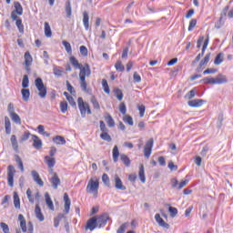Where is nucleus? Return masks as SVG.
Listing matches in <instances>:
<instances>
[{"label": "nucleus", "mask_w": 233, "mask_h": 233, "mask_svg": "<svg viewBox=\"0 0 233 233\" xmlns=\"http://www.w3.org/2000/svg\"><path fill=\"white\" fill-rule=\"evenodd\" d=\"M69 61L75 68H79L80 70L78 76L81 89L83 90V92H88V83H86V77H90V76H92L90 65L85 64L83 66L79 64V61L77 60V58H76V56H70Z\"/></svg>", "instance_id": "f257e3e1"}, {"label": "nucleus", "mask_w": 233, "mask_h": 233, "mask_svg": "<svg viewBox=\"0 0 233 233\" xmlns=\"http://www.w3.org/2000/svg\"><path fill=\"white\" fill-rule=\"evenodd\" d=\"M87 194H93L95 198H97L99 194V178L91 177L86 187Z\"/></svg>", "instance_id": "f03ea898"}, {"label": "nucleus", "mask_w": 233, "mask_h": 233, "mask_svg": "<svg viewBox=\"0 0 233 233\" xmlns=\"http://www.w3.org/2000/svg\"><path fill=\"white\" fill-rule=\"evenodd\" d=\"M78 110L80 111L82 117H86V114H92V109L90 108V104L85 102L83 97L77 98Z\"/></svg>", "instance_id": "7ed1b4c3"}, {"label": "nucleus", "mask_w": 233, "mask_h": 233, "mask_svg": "<svg viewBox=\"0 0 233 233\" xmlns=\"http://www.w3.org/2000/svg\"><path fill=\"white\" fill-rule=\"evenodd\" d=\"M18 221L20 222V228L24 233H34V224L32 222L27 223L26 227V218L23 214L18 215Z\"/></svg>", "instance_id": "20e7f679"}, {"label": "nucleus", "mask_w": 233, "mask_h": 233, "mask_svg": "<svg viewBox=\"0 0 233 233\" xmlns=\"http://www.w3.org/2000/svg\"><path fill=\"white\" fill-rule=\"evenodd\" d=\"M35 86L38 90V96L42 99H45L46 97V86H45V83H43V79L41 77H38L35 80Z\"/></svg>", "instance_id": "39448f33"}, {"label": "nucleus", "mask_w": 233, "mask_h": 233, "mask_svg": "<svg viewBox=\"0 0 233 233\" xmlns=\"http://www.w3.org/2000/svg\"><path fill=\"white\" fill-rule=\"evenodd\" d=\"M100 125V131L102 132L100 134V137L103 139V141H107V143H110L112 141V137L110 134H108V127H106V124L103 120L99 121Z\"/></svg>", "instance_id": "423d86ee"}, {"label": "nucleus", "mask_w": 233, "mask_h": 233, "mask_svg": "<svg viewBox=\"0 0 233 233\" xmlns=\"http://www.w3.org/2000/svg\"><path fill=\"white\" fill-rule=\"evenodd\" d=\"M15 176V167L9 165L7 167V185L8 187H14V177Z\"/></svg>", "instance_id": "0eeeda50"}, {"label": "nucleus", "mask_w": 233, "mask_h": 233, "mask_svg": "<svg viewBox=\"0 0 233 233\" xmlns=\"http://www.w3.org/2000/svg\"><path fill=\"white\" fill-rule=\"evenodd\" d=\"M15 10L11 12V19L15 20L17 19V15H23V5H21V3L15 2L14 3Z\"/></svg>", "instance_id": "6e6552de"}, {"label": "nucleus", "mask_w": 233, "mask_h": 233, "mask_svg": "<svg viewBox=\"0 0 233 233\" xmlns=\"http://www.w3.org/2000/svg\"><path fill=\"white\" fill-rule=\"evenodd\" d=\"M152 148H154V138H149L144 147V156L148 159L152 155Z\"/></svg>", "instance_id": "1a4fd4ad"}, {"label": "nucleus", "mask_w": 233, "mask_h": 233, "mask_svg": "<svg viewBox=\"0 0 233 233\" xmlns=\"http://www.w3.org/2000/svg\"><path fill=\"white\" fill-rule=\"evenodd\" d=\"M97 227V217H93L86 221V230H90V232H92L93 230H96Z\"/></svg>", "instance_id": "9d476101"}, {"label": "nucleus", "mask_w": 233, "mask_h": 233, "mask_svg": "<svg viewBox=\"0 0 233 233\" xmlns=\"http://www.w3.org/2000/svg\"><path fill=\"white\" fill-rule=\"evenodd\" d=\"M25 59V66L26 72H30V66H32V63H34V58L32 57V55H30V52L26 51L24 55Z\"/></svg>", "instance_id": "9b49d317"}, {"label": "nucleus", "mask_w": 233, "mask_h": 233, "mask_svg": "<svg viewBox=\"0 0 233 233\" xmlns=\"http://www.w3.org/2000/svg\"><path fill=\"white\" fill-rule=\"evenodd\" d=\"M26 196L29 203H34V201H39V198H41V193H39V191H36L35 194H33L32 189L28 188L26 190Z\"/></svg>", "instance_id": "f8f14e48"}, {"label": "nucleus", "mask_w": 233, "mask_h": 233, "mask_svg": "<svg viewBox=\"0 0 233 233\" xmlns=\"http://www.w3.org/2000/svg\"><path fill=\"white\" fill-rule=\"evenodd\" d=\"M114 185L116 190H127V186L123 184V180H121L119 175L114 176Z\"/></svg>", "instance_id": "ddd939ff"}, {"label": "nucleus", "mask_w": 233, "mask_h": 233, "mask_svg": "<svg viewBox=\"0 0 233 233\" xmlns=\"http://www.w3.org/2000/svg\"><path fill=\"white\" fill-rule=\"evenodd\" d=\"M72 205V201L70 200V197L68 193L64 194V214H70V207Z\"/></svg>", "instance_id": "4468645a"}, {"label": "nucleus", "mask_w": 233, "mask_h": 233, "mask_svg": "<svg viewBox=\"0 0 233 233\" xmlns=\"http://www.w3.org/2000/svg\"><path fill=\"white\" fill-rule=\"evenodd\" d=\"M31 176L36 185H38L39 187H45V182H43V179H41V177L39 176V173L37 171L33 170L31 172Z\"/></svg>", "instance_id": "2eb2a0df"}, {"label": "nucleus", "mask_w": 233, "mask_h": 233, "mask_svg": "<svg viewBox=\"0 0 233 233\" xmlns=\"http://www.w3.org/2000/svg\"><path fill=\"white\" fill-rule=\"evenodd\" d=\"M53 188L57 189L59 185H61V178L57 176V173H54L53 177L49 179Z\"/></svg>", "instance_id": "dca6fc26"}, {"label": "nucleus", "mask_w": 233, "mask_h": 233, "mask_svg": "<svg viewBox=\"0 0 233 233\" xmlns=\"http://www.w3.org/2000/svg\"><path fill=\"white\" fill-rule=\"evenodd\" d=\"M206 101L203 99H194L187 102L188 106H191L192 108H199V106H203V104H205Z\"/></svg>", "instance_id": "f3484780"}, {"label": "nucleus", "mask_w": 233, "mask_h": 233, "mask_svg": "<svg viewBox=\"0 0 233 233\" xmlns=\"http://www.w3.org/2000/svg\"><path fill=\"white\" fill-rule=\"evenodd\" d=\"M33 147L39 150V148H43V141L37 137V135H32Z\"/></svg>", "instance_id": "a211bd4d"}, {"label": "nucleus", "mask_w": 233, "mask_h": 233, "mask_svg": "<svg viewBox=\"0 0 233 233\" xmlns=\"http://www.w3.org/2000/svg\"><path fill=\"white\" fill-rule=\"evenodd\" d=\"M106 221H108V217L106 215H100L96 217V223L98 228H101V227H105L106 225Z\"/></svg>", "instance_id": "6ab92c4d"}, {"label": "nucleus", "mask_w": 233, "mask_h": 233, "mask_svg": "<svg viewBox=\"0 0 233 233\" xmlns=\"http://www.w3.org/2000/svg\"><path fill=\"white\" fill-rule=\"evenodd\" d=\"M155 219L157 223H158L159 227H162V228H170V225L168 223L165 222V220L161 218V215L156 214Z\"/></svg>", "instance_id": "aec40b11"}, {"label": "nucleus", "mask_w": 233, "mask_h": 233, "mask_svg": "<svg viewBox=\"0 0 233 233\" xmlns=\"http://www.w3.org/2000/svg\"><path fill=\"white\" fill-rule=\"evenodd\" d=\"M104 117L109 128H114V127H116V121L112 117V115H110L109 113H106Z\"/></svg>", "instance_id": "412c9836"}, {"label": "nucleus", "mask_w": 233, "mask_h": 233, "mask_svg": "<svg viewBox=\"0 0 233 233\" xmlns=\"http://www.w3.org/2000/svg\"><path fill=\"white\" fill-rule=\"evenodd\" d=\"M35 218L38 219V221H45V215H43V212L41 211V207H39V204L35 205Z\"/></svg>", "instance_id": "4be33fe9"}, {"label": "nucleus", "mask_w": 233, "mask_h": 233, "mask_svg": "<svg viewBox=\"0 0 233 233\" xmlns=\"http://www.w3.org/2000/svg\"><path fill=\"white\" fill-rule=\"evenodd\" d=\"M45 163L47 165L48 168H51V171L53 170L52 168L56 167V158L46 156L44 158Z\"/></svg>", "instance_id": "5701e85b"}, {"label": "nucleus", "mask_w": 233, "mask_h": 233, "mask_svg": "<svg viewBox=\"0 0 233 233\" xmlns=\"http://www.w3.org/2000/svg\"><path fill=\"white\" fill-rule=\"evenodd\" d=\"M5 134L10 136V134H12V122H10V118L8 116H5Z\"/></svg>", "instance_id": "b1692460"}, {"label": "nucleus", "mask_w": 233, "mask_h": 233, "mask_svg": "<svg viewBox=\"0 0 233 233\" xmlns=\"http://www.w3.org/2000/svg\"><path fill=\"white\" fill-rule=\"evenodd\" d=\"M138 177L141 183H146L147 177H145V166L143 164H140L139 166Z\"/></svg>", "instance_id": "393cba45"}, {"label": "nucleus", "mask_w": 233, "mask_h": 233, "mask_svg": "<svg viewBox=\"0 0 233 233\" xmlns=\"http://www.w3.org/2000/svg\"><path fill=\"white\" fill-rule=\"evenodd\" d=\"M89 21H90V16H88V12L84 11L83 12V24H84L86 30H88V28H90Z\"/></svg>", "instance_id": "a878e982"}, {"label": "nucleus", "mask_w": 233, "mask_h": 233, "mask_svg": "<svg viewBox=\"0 0 233 233\" xmlns=\"http://www.w3.org/2000/svg\"><path fill=\"white\" fill-rule=\"evenodd\" d=\"M227 76L223 75H219L218 76L214 78V85H224V83H228Z\"/></svg>", "instance_id": "bb28decb"}, {"label": "nucleus", "mask_w": 233, "mask_h": 233, "mask_svg": "<svg viewBox=\"0 0 233 233\" xmlns=\"http://www.w3.org/2000/svg\"><path fill=\"white\" fill-rule=\"evenodd\" d=\"M13 21H15V25L18 28V32H20V34H25V25H23V19L16 17V19Z\"/></svg>", "instance_id": "cd10ccee"}, {"label": "nucleus", "mask_w": 233, "mask_h": 233, "mask_svg": "<svg viewBox=\"0 0 233 233\" xmlns=\"http://www.w3.org/2000/svg\"><path fill=\"white\" fill-rule=\"evenodd\" d=\"M208 61H210V53L207 54L205 57L200 61L198 70H201V68L208 65Z\"/></svg>", "instance_id": "c85d7f7f"}, {"label": "nucleus", "mask_w": 233, "mask_h": 233, "mask_svg": "<svg viewBox=\"0 0 233 233\" xmlns=\"http://www.w3.org/2000/svg\"><path fill=\"white\" fill-rule=\"evenodd\" d=\"M46 198V204L48 207L49 210H55L54 202L52 201V198H50V195L48 193L45 194Z\"/></svg>", "instance_id": "c756f323"}, {"label": "nucleus", "mask_w": 233, "mask_h": 233, "mask_svg": "<svg viewBox=\"0 0 233 233\" xmlns=\"http://www.w3.org/2000/svg\"><path fill=\"white\" fill-rule=\"evenodd\" d=\"M90 103L93 105V108L95 110H101V105H99V101L96 97V96H92L90 98Z\"/></svg>", "instance_id": "7c9ffc66"}, {"label": "nucleus", "mask_w": 233, "mask_h": 233, "mask_svg": "<svg viewBox=\"0 0 233 233\" xmlns=\"http://www.w3.org/2000/svg\"><path fill=\"white\" fill-rule=\"evenodd\" d=\"M11 144L15 152H19V144L17 143V137L15 135L11 136Z\"/></svg>", "instance_id": "2f4dec72"}, {"label": "nucleus", "mask_w": 233, "mask_h": 233, "mask_svg": "<svg viewBox=\"0 0 233 233\" xmlns=\"http://www.w3.org/2000/svg\"><path fill=\"white\" fill-rule=\"evenodd\" d=\"M13 199L15 208H21V198H19V195L15 191L14 192Z\"/></svg>", "instance_id": "473e14b6"}, {"label": "nucleus", "mask_w": 233, "mask_h": 233, "mask_svg": "<svg viewBox=\"0 0 233 233\" xmlns=\"http://www.w3.org/2000/svg\"><path fill=\"white\" fill-rule=\"evenodd\" d=\"M56 145H66V140L62 136H56L53 138Z\"/></svg>", "instance_id": "72a5a7b5"}, {"label": "nucleus", "mask_w": 233, "mask_h": 233, "mask_svg": "<svg viewBox=\"0 0 233 233\" xmlns=\"http://www.w3.org/2000/svg\"><path fill=\"white\" fill-rule=\"evenodd\" d=\"M44 26L46 37H52V28L50 27V24L48 22H45Z\"/></svg>", "instance_id": "f704fd0d"}, {"label": "nucleus", "mask_w": 233, "mask_h": 233, "mask_svg": "<svg viewBox=\"0 0 233 233\" xmlns=\"http://www.w3.org/2000/svg\"><path fill=\"white\" fill-rule=\"evenodd\" d=\"M113 161L114 163H117V161H119V148L117 147V146H115L113 147Z\"/></svg>", "instance_id": "c9c22d12"}, {"label": "nucleus", "mask_w": 233, "mask_h": 233, "mask_svg": "<svg viewBox=\"0 0 233 233\" xmlns=\"http://www.w3.org/2000/svg\"><path fill=\"white\" fill-rule=\"evenodd\" d=\"M15 159L21 172H25V166L23 165V160L21 159V157H19V155H15Z\"/></svg>", "instance_id": "e433bc0d"}, {"label": "nucleus", "mask_w": 233, "mask_h": 233, "mask_svg": "<svg viewBox=\"0 0 233 233\" xmlns=\"http://www.w3.org/2000/svg\"><path fill=\"white\" fill-rule=\"evenodd\" d=\"M120 160L122 161V163H124L126 167H130V163H131L130 158L126 154L120 155Z\"/></svg>", "instance_id": "4c0bfd02"}, {"label": "nucleus", "mask_w": 233, "mask_h": 233, "mask_svg": "<svg viewBox=\"0 0 233 233\" xmlns=\"http://www.w3.org/2000/svg\"><path fill=\"white\" fill-rule=\"evenodd\" d=\"M115 68L116 72H125V66L123 65V62L121 60H117L115 63Z\"/></svg>", "instance_id": "58836bf2"}, {"label": "nucleus", "mask_w": 233, "mask_h": 233, "mask_svg": "<svg viewBox=\"0 0 233 233\" xmlns=\"http://www.w3.org/2000/svg\"><path fill=\"white\" fill-rule=\"evenodd\" d=\"M21 94L24 101H28V99H30V89L23 88Z\"/></svg>", "instance_id": "ea45409f"}, {"label": "nucleus", "mask_w": 233, "mask_h": 233, "mask_svg": "<svg viewBox=\"0 0 233 233\" xmlns=\"http://www.w3.org/2000/svg\"><path fill=\"white\" fill-rule=\"evenodd\" d=\"M66 13L67 17L72 16V5L70 4V0H67L66 2Z\"/></svg>", "instance_id": "a19ab883"}, {"label": "nucleus", "mask_w": 233, "mask_h": 233, "mask_svg": "<svg viewBox=\"0 0 233 233\" xmlns=\"http://www.w3.org/2000/svg\"><path fill=\"white\" fill-rule=\"evenodd\" d=\"M38 134H41L42 136H46V137H50V133L45 131V126L39 125L37 127Z\"/></svg>", "instance_id": "79ce46f5"}, {"label": "nucleus", "mask_w": 233, "mask_h": 233, "mask_svg": "<svg viewBox=\"0 0 233 233\" xmlns=\"http://www.w3.org/2000/svg\"><path fill=\"white\" fill-rule=\"evenodd\" d=\"M123 121L124 123H127V125H129V127H134V118H132L130 115H126L123 117Z\"/></svg>", "instance_id": "37998d69"}, {"label": "nucleus", "mask_w": 233, "mask_h": 233, "mask_svg": "<svg viewBox=\"0 0 233 233\" xmlns=\"http://www.w3.org/2000/svg\"><path fill=\"white\" fill-rule=\"evenodd\" d=\"M10 117L12 121H14V123H15L16 125H21V117L19 116V115H17V113H13L12 115H10Z\"/></svg>", "instance_id": "c03bdc74"}, {"label": "nucleus", "mask_w": 233, "mask_h": 233, "mask_svg": "<svg viewBox=\"0 0 233 233\" xmlns=\"http://www.w3.org/2000/svg\"><path fill=\"white\" fill-rule=\"evenodd\" d=\"M113 92H114L116 99H118V101H123V91H121V89L116 88V89H114Z\"/></svg>", "instance_id": "a18cd8bd"}, {"label": "nucleus", "mask_w": 233, "mask_h": 233, "mask_svg": "<svg viewBox=\"0 0 233 233\" xmlns=\"http://www.w3.org/2000/svg\"><path fill=\"white\" fill-rule=\"evenodd\" d=\"M60 110L62 114H66L68 111V103H66V101L60 102Z\"/></svg>", "instance_id": "49530a36"}, {"label": "nucleus", "mask_w": 233, "mask_h": 233, "mask_svg": "<svg viewBox=\"0 0 233 233\" xmlns=\"http://www.w3.org/2000/svg\"><path fill=\"white\" fill-rule=\"evenodd\" d=\"M30 81L28 80V75H25L22 80V86L24 89L28 88Z\"/></svg>", "instance_id": "de8ad7c7"}, {"label": "nucleus", "mask_w": 233, "mask_h": 233, "mask_svg": "<svg viewBox=\"0 0 233 233\" xmlns=\"http://www.w3.org/2000/svg\"><path fill=\"white\" fill-rule=\"evenodd\" d=\"M102 86L104 92H106L107 95L110 94V86H108V82L106 81V79L102 80Z\"/></svg>", "instance_id": "09e8293b"}, {"label": "nucleus", "mask_w": 233, "mask_h": 233, "mask_svg": "<svg viewBox=\"0 0 233 233\" xmlns=\"http://www.w3.org/2000/svg\"><path fill=\"white\" fill-rule=\"evenodd\" d=\"M196 25H198V20L193 18L189 21V25H188V32H192V30H194V28H196Z\"/></svg>", "instance_id": "8fccbe9b"}, {"label": "nucleus", "mask_w": 233, "mask_h": 233, "mask_svg": "<svg viewBox=\"0 0 233 233\" xmlns=\"http://www.w3.org/2000/svg\"><path fill=\"white\" fill-rule=\"evenodd\" d=\"M196 92H198L196 90V88L191 89L189 92L187 93V95L185 96V98L192 99V98L196 97Z\"/></svg>", "instance_id": "3c124183"}, {"label": "nucleus", "mask_w": 233, "mask_h": 233, "mask_svg": "<svg viewBox=\"0 0 233 233\" xmlns=\"http://www.w3.org/2000/svg\"><path fill=\"white\" fill-rule=\"evenodd\" d=\"M62 45L65 46L66 52H67V54H72V46L70 43L66 42V40H64Z\"/></svg>", "instance_id": "603ef678"}, {"label": "nucleus", "mask_w": 233, "mask_h": 233, "mask_svg": "<svg viewBox=\"0 0 233 233\" xmlns=\"http://www.w3.org/2000/svg\"><path fill=\"white\" fill-rule=\"evenodd\" d=\"M201 82L204 83V85H214V77L207 76L200 80Z\"/></svg>", "instance_id": "864d4df0"}, {"label": "nucleus", "mask_w": 233, "mask_h": 233, "mask_svg": "<svg viewBox=\"0 0 233 233\" xmlns=\"http://www.w3.org/2000/svg\"><path fill=\"white\" fill-rule=\"evenodd\" d=\"M223 63V54L219 53L218 55H217V56L215 57V61L214 64L215 65H221Z\"/></svg>", "instance_id": "5fc2aeb1"}, {"label": "nucleus", "mask_w": 233, "mask_h": 233, "mask_svg": "<svg viewBox=\"0 0 233 233\" xmlns=\"http://www.w3.org/2000/svg\"><path fill=\"white\" fill-rule=\"evenodd\" d=\"M102 181L103 183H105V185H107V187H110V177H108V175L106 173L103 174Z\"/></svg>", "instance_id": "6e6d98bb"}, {"label": "nucleus", "mask_w": 233, "mask_h": 233, "mask_svg": "<svg viewBox=\"0 0 233 233\" xmlns=\"http://www.w3.org/2000/svg\"><path fill=\"white\" fill-rule=\"evenodd\" d=\"M128 227V223L125 222L124 224H122L119 228L116 230V233H125V231L127 230V228Z\"/></svg>", "instance_id": "4d7b16f0"}, {"label": "nucleus", "mask_w": 233, "mask_h": 233, "mask_svg": "<svg viewBox=\"0 0 233 233\" xmlns=\"http://www.w3.org/2000/svg\"><path fill=\"white\" fill-rule=\"evenodd\" d=\"M0 227L4 233H10V228H8V224L2 222L0 223Z\"/></svg>", "instance_id": "13d9d810"}, {"label": "nucleus", "mask_w": 233, "mask_h": 233, "mask_svg": "<svg viewBox=\"0 0 233 233\" xmlns=\"http://www.w3.org/2000/svg\"><path fill=\"white\" fill-rule=\"evenodd\" d=\"M168 211H169L171 218H176V216H177V208H176L174 207H169Z\"/></svg>", "instance_id": "bf43d9fd"}, {"label": "nucleus", "mask_w": 233, "mask_h": 233, "mask_svg": "<svg viewBox=\"0 0 233 233\" xmlns=\"http://www.w3.org/2000/svg\"><path fill=\"white\" fill-rule=\"evenodd\" d=\"M80 54L84 57H86V56H88V48H86V46H80Z\"/></svg>", "instance_id": "052dcab7"}, {"label": "nucleus", "mask_w": 233, "mask_h": 233, "mask_svg": "<svg viewBox=\"0 0 233 233\" xmlns=\"http://www.w3.org/2000/svg\"><path fill=\"white\" fill-rule=\"evenodd\" d=\"M7 112L9 113V116H12V114H15V109L14 107V104H12V103L8 104Z\"/></svg>", "instance_id": "680f3d73"}, {"label": "nucleus", "mask_w": 233, "mask_h": 233, "mask_svg": "<svg viewBox=\"0 0 233 233\" xmlns=\"http://www.w3.org/2000/svg\"><path fill=\"white\" fill-rule=\"evenodd\" d=\"M119 111L124 116L127 114V105H125V102L120 103V105H119Z\"/></svg>", "instance_id": "e2e57ef3"}, {"label": "nucleus", "mask_w": 233, "mask_h": 233, "mask_svg": "<svg viewBox=\"0 0 233 233\" xmlns=\"http://www.w3.org/2000/svg\"><path fill=\"white\" fill-rule=\"evenodd\" d=\"M133 79H134L135 83H141V76L139 74H137V71H135L133 74Z\"/></svg>", "instance_id": "0e129e2a"}, {"label": "nucleus", "mask_w": 233, "mask_h": 233, "mask_svg": "<svg viewBox=\"0 0 233 233\" xmlns=\"http://www.w3.org/2000/svg\"><path fill=\"white\" fill-rule=\"evenodd\" d=\"M138 108V111H139V116L140 117H143L145 116V110H146V107L144 105H140L137 106Z\"/></svg>", "instance_id": "69168bd1"}, {"label": "nucleus", "mask_w": 233, "mask_h": 233, "mask_svg": "<svg viewBox=\"0 0 233 233\" xmlns=\"http://www.w3.org/2000/svg\"><path fill=\"white\" fill-rule=\"evenodd\" d=\"M30 136L31 134L29 131H25L21 137V141H28V139H30Z\"/></svg>", "instance_id": "338daca9"}, {"label": "nucleus", "mask_w": 233, "mask_h": 233, "mask_svg": "<svg viewBox=\"0 0 233 233\" xmlns=\"http://www.w3.org/2000/svg\"><path fill=\"white\" fill-rule=\"evenodd\" d=\"M216 72H218V69H214V68H208L206 69L203 74L204 76H207L208 74H216Z\"/></svg>", "instance_id": "774afa93"}]
</instances>
